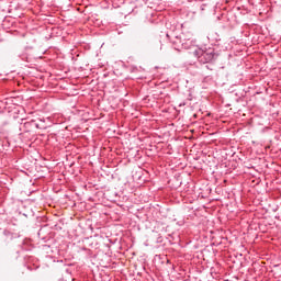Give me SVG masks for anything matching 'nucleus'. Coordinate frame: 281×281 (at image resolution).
<instances>
[{"label": "nucleus", "instance_id": "obj_1", "mask_svg": "<svg viewBox=\"0 0 281 281\" xmlns=\"http://www.w3.org/2000/svg\"><path fill=\"white\" fill-rule=\"evenodd\" d=\"M214 50L212 48H209L203 52L199 58L201 63H212L214 60Z\"/></svg>", "mask_w": 281, "mask_h": 281}]
</instances>
